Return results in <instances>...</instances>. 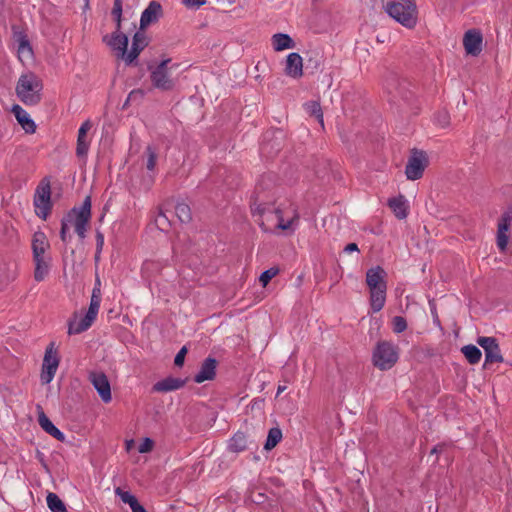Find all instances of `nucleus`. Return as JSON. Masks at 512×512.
<instances>
[{
  "mask_svg": "<svg viewBox=\"0 0 512 512\" xmlns=\"http://www.w3.org/2000/svg\"><path fill=\"white\" fill-rule=\"evenodd\" d=\"M132 512H147L143 505L138 504L132 510Z\"/></svg>",
  "mask_w": 512,
  "mask_h": 512,
  "instance_id": "nucleus-56",
  "label": "nucleus"
},
{
  "mask_svg": "<svg viewBox=\"0 0 512 512\" xmlns=\"http://www.w3.org/2000/svg\"><path fill=\"white\" fill-rule=\"evenodd\" d=\"M259 195L257 194L253 203H251V211L253 215L260 216H275L278 220L276 227L281 230H287L290 228L292 221L285 222L283 220L282 211L279 208H273L270 204L259 202Z\"/></svg>",
  "mask_w": 512,
  "mask_h": 512,
  "instance_id": "nucleus-11",
  "label": "nucleus"
},
{
  "mask_svg": "<svg viewBox=\"0 0 512 512\" xmlns=\"http://www.w3.org/2000/svg\"><path fill=\"white\" fill-rule=\"evenodd\" d=\"M175 214L181 223H189L192 220L191 208L184 202L177 203L175 206Z\"/></svg>",
  "mask_w": 512,
  "mask_h": 512,
  "instance_id": "nucleus-35",
  "label": "nucleus"
},
{
  "mask_svg": "<svg viewBox=\"0 0 512 512\" xmlns=\"http://www.w3.org/2000/svg\"><path fill=\"white\" fill-rule=\"evenodd\" d=\"M461 352L464 354L467 361L473 365L477 364L481 360V357H482L481 350L473 344H468V345L463 346L461 348Z\"/></svg>",
  "mask_w": 512,
  "mask_h": 512,
  "instance_id": "nucleus-32",
  "label": "nucleus"
},
{
  "mask_svg": "<svg viewBox=\"0 0 512 512\" xmlns=\"http://www.w3.org/2000/svg\"><path fill=\"white\" fill-rule=\"evenodd\" d=\"M444 444H438L436 446H434L430 452L431 455L433 454H436L438 455L439 453H441L443 451V448H444Z\"/></svg>",
  "mask_w": 512,
  "mask_h": 512,
  "instance_id": "nucleus-54",
  "label": "nucleus"
},
{
  "mask_svg": "<svg viewBox=\"0 0 512 512\" xmlns=\"http://www.w3.org/2000/svg\"><path fill=\"white\" fill-rule=\"evenodd\" d=\"M38 422L40 427L49 435L54 437L56 440L64 442L65 435L60 431L47 417L41 406H38Z\"/></svg>",
  "mask_w": 512,
  "mask_h": 512,
  "instance_id": "nucleus-23",
  "label": "nucleus"
},
{
  "mask_svg": "<svg viewBox=\"0 0 512 512\" xmlns=\"http://www.w3.org/2000/svg\"><path fill=\"white\" fill-rule=\"evenodd\" d=\"M100 258V254H97V251L95 252V260L98 261Z\"/></svg>",
  "mask_w": 512,
  "mask_h": 512,
  "instance_id": "nucleus-61",
  "label": "nucleus"
},
{
  "mask_svg": "<svg viewBox=\"0 0 512 512\" xmlns=\"http://www.w3.org/2000/svg\"><path fill=\"white\" fill-rule=\"evenodd\" d=\"M59 362L60 359L57 351L54 349V343L51 342L45 350L41 368L40 381L43 385H47L53 380L58 369Z\"/></svg>",
  "mask_w": 512,
  "mask_h": 512,
  "instance_id": "nucleus-10",
  "label": "nucleus"
},
{
  "mask_svg": "<svg viewBox=\"0 0 512 512\" xmlns=\"http://www.w3.org/2000/svg\"><path fill=\"white\" fill-rule=\"evenodd\" d=\"M189 378H176L172 376H168L158 382H156L152 390L154 392H161V393H167L171 391L178 390L185 386V384L188 382Z\"/></svg>",
  "mask_w": 512,
  "mask_h": 512,
  "instance_id": "nucleus-20",
  "label": "nucleus"
},
{
  "mask_svg": "<svg viewBox=\"0 0 512 512\" xmlns=\"http://www.w3.org/2000/svg\"><path fill=\"white\" fill-rule=\"evenodd\" d=\"M138 504H140V503H139V501H138V499H137L136 497H134V498H133V500H132L131 502H129V504H128V505L130 506L131 510H133V508H134L135 506H137Z\"/></svg>",
  "mask_w": 512,
  "mask_h": 512,
  "instance_id": "nucleus-57",
  "label": "nucleus"
},
{
  "mask_svg": "<svg viewBox=\"0 0 512 512\" xmlns=\"http://www.w3.org/2000/svg\"><path fill=\"white\" fill-rule=\"evenodd\" d=\"M127 99H128L129 101H134V100H133V98H129V96L127 97Z\"/></svg>",
  "mask_w": 512,
  "mask_h": 512,
  "instance_id": "nucleus-64",
  "label": "nucleus"
},
{
  "mask_svg": "<svg viewBox=\"0 0 512 512\" xmlns=\"http://www.w3.org/2000/svg\"><path fill=\"white\" fill-rule=\"evenodd\" d=\"M43 84L36 74L28 72L18 79L16 94L25 105H37L42 98Z\"/></svg>",
  "mask_w": 512,
  "mask_h": 512,
  "instance_id": "nucleus-3",
  "label": "nucleus"
},
{
  "mask_svg": "<svg viewBox=\"0 0 512 512\" xmlns=\"http://www.w3.org/2000/svg\"><path fill=\"white\" fill-rule=\"evenodd\" d=\"M5 5V0H0V9H2Z\"/></svg>",
  "mask_w": 512,
  "mask_h": 512,
  "instance_id": "nucleus-60",
  "label": "nucleus"
},
{
  "mask_svg": "<svg viewBox=\"0 0 512 512\" xmlns=\"http://www.w3.org/2000/svg\"><path fill=\"white\" fill-rule=\"evenodd\" d=\"M71 226V220L68 217V213L61 220L60 238L63 243L67 244L71 240V235L68 234Z\"/></svg>",
  "mask_w": 512,
  "mask_h": 512,
  "instance_id": "nucleus-38",
  "label": "nucleus"
},
{
  "mask_svg": "<svg viewBox=\"0 0 512 512\" xmlns=\"http://www.w3.org/2000/svg\"><path fill=\"white\" fill-rule=\"evenodd\" d=\"M95 319V317L86 313L85 316L81 318L79 321H69L68 334H80L86 331L92 325Z\"/></svg>",
  "mask_w": 512,
  "mask_h": 512,
  "instance_id": "nucleus-29",
  "label": "nucleus"
},
{
  "mask_svg": "<svg viewBox=\"0 0 512 512\" xmlns=\"http://www.w3.org/2000/svg\"><path fill=\"white\" fill-rule=\"evenodd\" d=\"M31 248L33 257L45 256L46 251L50 248V243L44 232L36 231L33 234Z\"/></svg>",
  "mask_w": 512,
  "mask_h": 512,
  "instance_id": "nucleus-24",
  "label": "nucleus"
},
{
  "mask_svg": "<svg viewBox=\"0 0 512 512\" xmlns=\"http://www.w3.org/2000/svg\"><path fill=\"white\" fill-rule=\"evenodd\" d=\"M324 64V55L319 49H311L306 54V69L311 73L319 71Z\"/></svg>",
  "mask_w": 512,
  "mask_h": 512,
  "instance_id": "nucleus-28",
  "label": "nucleus"
},
{
  "mask_svg": "<svg viewBox=\"0 0 512 512\" xmlns=\"http://www.w3.org/2000/svg\"><path fill=\"white\" fill-rule=\"evenodd\" d=\"M264 496L262 494H259V500H262Z\"/></svg>",
  "mask_w": 512,
  "mask_h": 512,
  "instance_id": "nucleus-63",
  "label": "nucleus"
},
{
  "mask_svg": "<svg viewBox=\"0 0 512 512\" xmlns=\"http://www.w3.org/2000/svg\"><path fill=\"white\" fill-rule=\"evenodd\" d=\"M272 46L275 51H283L295 47L294 40L285 33H276L272 36Z\"/></svg>",
  "mask_w": 512,
  "mask_h": 512,
  "instance_id": "nucleus-30",
  "label": "nucleus"
},
{
  "mask_svg": "<svg viewBox=\"0 0 512 512\" xmlns=\"http://www.w3.org/2000/svg\"><path fill=\"white\" fill-rule=\"evenodd\" d=\"M162 16V5L158 1H151L141 14L139 29L144 30L149 25L158 22Z\"/></svg>",
  "mask_w": 512,
  "mask_h": 512,
  "instance_id": "nucleus-16",
  "label": "nucleus"
},
{
  "mask_svg": "<svg viewBox=\"0 0 512 512\" xmlns=\"http://www.w3.org/2000/svg\"><path fill=\"white\" fill-rule=\"evenodd\" d=\"M145 154L147 155L146 168L152 171L154 170L157 161L156 150L152 146H147L145 149Z\"/></svg>",
  "mask_w": 512,
  "mask_h": 512,
  "instance_id": "nucleus-39",
  "label": "nucleus"
},
{
  "mask_svg": "<svg viewBox=\"0 0 512 512\" xmlns=\"http://www.w3.org/2000/svg\"><path fill=\"white\" fill-rule=\"evenodd\" d=\"M89 378L101 400L104 403H109L112 399V395L108 377L103 372H92Z\"/></svg>",
  "mask_w": 512,
  "mask_h": 512,
  "instance_id": "nucleus-14",
  "label": "nucleus"
},
{
  "mask_svg": "<svg viewBox=\"0 0 512 512\" xmlns=\"http://www.w3.org/2000/svg\"><path fill=\"white\" fill-rule=\"evenodd\" d=\"M154 441L151 438H144L142 443L138 447L140 453H147L153 449Z\"/></svg>",
  "mask_w": 512,
  "mask_h": 512,
  "instance_id": "nucleus-46",
  "label": "nucleus"
},
{
  "mask_svg": "<svg viewBox=\"0 0 512 512\" xmlns=\"http://www.w3.org/2000/svg\"><path fill=\"white\" fill-rule=\"evenodd\" d=\"M436 121L442 127L446 128L450 124V116L447 111H439L436 114Z\"/></svg>",
  "mask_w": 512,
  "mask_h": 512,
  "instance_id": "nucleus-43",
  "label": "nucleus"
},
{
  "mask_svg": "<svg viewBox=\"0 0 512 512\" xmlns=\"http://www.w3.org/2000/svg\"><path fill=\"white\" fill-rule=\"evenodd\" d=\"M409 86L410 83L406 79L400 78L396 73L390 72L385 78V90L393 100L400 98L406 102L409 101L413 96Z\"/></svg>",
  "mask_w": 512,
  "mask_h": 512,
  "instance_id": "nucleus-9",
  "label": "nucleus"
},
{
  "mask_svg": "<svg viewBox=\"0 0 512 512\" xmlns=\"http://www.w3.org/2000/svg\"><path fill=\"white\" fill-rule=\"evenodd\" d=\"M387 14L402 26L412 29L418 20L415 0H382Z\"/></svg>",
  "mask_w": 512,
  "mask_h": 512,
  "instance_id": "nucleus-1",
  "label": "nucleus"
},
{
  "mask_svg": "<svg viewBox=\"0 0 512 512\" xmlns=\"http://www.w3.org/2000/svg\"><path fill=\"white\" fill-rule=\"evenodd\" d=\"M344 251L347 253H351L354 251H359V249L356 243H349L345 246Z\"/></svg>",
  "mask_w": 512,
  "mask_h": 512,
  "instance_id": "nucleus-53",
  "label": "nucleus"
},
{
  "mask_svg": "<svg viewBox=\"0 0 512 512\" xmlns=\"http://www.w3.org/2000/svg\"><path fill=\"white\" fill-rule=\"evenodd\" d=\"M17 122L21 125L23 130L28 134H33L36 131V124L30 115L18 104H14L11 109Z\"/></svg>",
  "mask_w": 512,
  "mask_h": 512,
  "instance_id": "nucleus-22",
  "label": "nucleus"
},
{
  "mask_svg": "<svg viewBox=\"0 0 512 512\" xmlns=\"http://www.w3.org/2000/svg\"><path fill=\"white\" fill-rule=\"evenodd\" d=\"M91 128V123L89 120L85 121L78 130L77 137V146H76V155L78 157H83L87 155L89 144L86 141V134Z\"/></svg>",
  "mask_w": 512,
  "mask_h": 512,
  "instance_id": "nucleus-27",
  "label": "nucleus"
},
{
  "mask_svg": "<svg viewBox=\"0 0 512 512\" xmlns=\"http://www.w3.org/2000/svg\"><path fill=\"white\" fill-rule=\"evenodd\" d=\"M392 326L395 333H402L407 329V321L402 316H395L392 319Z\"/></svg>",
  "mask_w": 512,
  "mask_h": 512,
  "instance_id": "nucleus-42",
  "label": "nucleus"
},
{
  "mask_svg": "<svg viewBox=\"0 0 512 512\" xmlns=\"http://www.w3.org/2000/svg\"><path fill=\"white\" fill-rule=\"evenodd\" d=\"M282 439V431L279 427H272L268 431L267 439L264 444V449L269 451L276 447V445L281 441Z\"/></svg>",
  "mask_w": 512,
  "mask_h": 512,
  "instance_id": "nucleus-33",
  "label": "nucleus"
},
{
  "mask_svg": "<svg viewBox=\"0 0 512 512\" xmlns=\"http://www.w3.org/2000/svg\"><path fill=\"white\" fill-rule=\"evenodd\" d=\"M286 75L292 78H300L303 75V59L299 53L292 52L286 58Z\"/></svg>",
  "mask_w": 512,
  "mask_h": 512,
  "instance_id": "nucleus-21",
  "label": "nucleus"
},
{
  "mask_svg": "<svg viewBox=\"0 0 512 512\" xmlns=\"http://www.w3.org/2000/svg\"><path fill=\"white\" fill-rule=\"evenodd\" d=\"M476 342L485 352L484 368H486L488 364L502 363L504 361L498 341L495 337L480 336L477 338Z\"/></svg>",
  "mask_w": 512,
  "mask_h": 512,
  "instance_id": "nucleus-12",
  "label": "nucleus"
},
{
  "mask_svg": "<svg viewBox=\"0 0 512 512\" xmlns=\"http://www.w3.org/2000/svg\"><path fill=\"white\" fill-rule=\"evenodd\" d=\"M429 165V158L425 151L413 148L408 158L405 175L408 180L415 181L422 178Z\"/></svg>",
  "mask_w": 512,
  "mask_h": 512,
  "instance_id": "nucleus-8",
  "label": "nucleus"
},
{
  "mask_svg": "<svg viewBox=\"0 0 512 512\" xmlns=\"http://www.w3.org/2000/svg\"><path fill=\"white\" fill-rule=\"evenodd\" d=\"M113 19H114V21H115V23H116V29H115V31H114V32H122V31H121V28H122V26H121V24H122V17H119V18H113Z\"/></svg>",
  "mask_w": 512,
  "mask_h": 512,
  "instance_id": "nucleus-55",
  "label": "nucleus"
},
{
  "mask_svg": "<svg viewBox=\"0 0 512 512\" xmlns=\"http://www.w3.org/2000/svg\"><path fill=\"white\" fill-rule=\"evenodd\" d=\"M100 303L101 300H98L96 296L94 299L91 298L90 305L86 313L96 318L100 308Z\"/></svg>",
  "mask_w": 512,
  "mask_h": 512,
  "instance_id": "nucleus-44",
  "label": "nucleus"
},
{
  "mask_svg": "<svg viewBox=\"0 0 512 512\" xmlns=\"http://www.w3.org/2000/svg\"><path fill=\"white\" fill-rule=\"evenodd\" d=\"M115 493L120 497V499L126 503V504H129V502H131L133 500V498L135 497L132 493H130L129 491H123L121 490V488H117L115 490Z\"/></svg>",
  "mask_w": 512,
  "mask_h": 512,
  "instance_id": "nucleus-49",
  "label": "nucleus"
},
{
  "mask_svg": "<svg viewBox=\"0 0 512 512\" xmlns=\"http://www.w3.org/2000/svg\"><path fill=\"white\" fill-rule=\"evenodd\" d=\"M305 109L309 115L314 116L323 125V112L319 102L309 101L305 103Z\"/></svg>",
  "mask_w": 512,
  "mask_h": 512,
  "instance_id": "nucleus-37",
  "label": "nucleus"
},
{
  "mask_svg": "<svg viewBox=\"0 0 512 512\" xmlns=\"http://www.w3.org/2000/svg\"><path fill=\"white\" fill-rule=\"evenodd\" d=\"M182 3L188 9H198L207 3V0H182Z\"/></svg>",
  "mask_w": 512,
  "mask_h": 512,
  "instance_id": "nucleus-47",
  "label": "nucleus"
},
{
  "mask_svg": "<svg viewBox=\"0 0 512 512\" xmlns=\"http://www.w3.org/2000/svg\"><path fill=\"white\" fill-rule=\"evenodd\" d=\"M148 44L149 40L145 32L139 29L133 35L131 49L125 57L126 64L131 65L138 58V56L144 50V48L148 46Z\"/></svg>",
  "mask_w": 512,
  "mask_h": 512,
  "instance_id": "nucleus-17",
  "label": "nucleus"
},
{
  "mask_svg": "<svg viewBox=\"0 0 512 512\" xmlns=\"http://www.w3.org/2000/svg\"><path fill=\"white\" fill-rule=\"evenodd\" d=\"M144 95L145 93L142 89H134L129 93V98H133V100H141Z\"/></svg>",
  "mask_w": 512,
  "mask_h": 512,
  "instance_id": "nucleus-52",
  "label": "nucleus"
},
{
  "mask_svg": "<svg viewBox=\"0 0 512 512\" xmlns=\"http://www.w3.org/2000/svg\"><path fill=\"white\" fill-rule=\"evenodd\" d=\"M279 273V268L271 267L265 271H263L259 277V281L263 287H265L270 280L275 277Z\"/></svg>",
  "mask_w": 512,
  "mask_h": 512,
  "instance_id": "nucleus-40",
  "label": "nucleus"
},
{
  "mask_svg": "<svg viewBox=\"0 0 512 512\" xmlns=\"http://www.w3.org/2000/svg\"><path fill=\"white\" fill-rule=\"evenodd\" d=\"M171 58L163 59L156 66L148 65L150 71V80L153 88L163 92L172 91L176 86V80L170 77L169 64Z\"/></svg>",
  "mask_w": 512,
  "mask_h": 512,
  "instance_id": "nucleus-5",
  "label": "nucleus"
},
{
  "mask_svg": "<svg viewBox=\"0 0 512 512\" xmlns=\"http://www.w3.org/2000/svg\"><path fill=\"white\" fill-rule=\"evenodd\" d=\"M512 222V208L503 212L497 227V246L500 251H505L509 242V235L507 232L509 231L510 225Z\"/></svg>",
  "mask_w": 512,
  "mask_h": 512,
  "instance_id": "nucleus-13",
  "label": "nucleus"
},
{
  "mask_svg": "<svg viewBox=\"0 0 512 512\" xmlns=\"http://www.w3.org/2000/svg\"><path fill=\"white\" fill-rule=\"evenodd\" d=\"M100 279L97 277L96 278V282H95V285H94V288L92 290V295H91V298L94 299L95 296L97 297L98 300H101V290H100Z\"/></svg>",
  "mask_w": 512,
  "mask_h": 512,
  "instance_id": "nucleus-51",
  "label": "nucleus"
},
{
  "mask_svg": "<svg viewBox=\"0 0 512 512\" xmlns=\"http://www.w3.org/2000/svg\"><path fill=\"white\" fill-rule=\"evenodd\" d=\"M286 389V386H278V389H277V396L282 393L284 390Z\"/></svg>",
  "mask_w": 512,
  "mask_h": 512,
  "instance_id": "nucleus-58",
  "label": "nucleus"
},
{
  "mask_svg": "<svg viewBox=\"0 0 512 512\" xmlns=\"http://www.w3.org/2000/svg\"><path fill=\"white\" fill-rule=\"evenodd\" d=\"M104 245V235L100 231H96V249L97 254H101Z\"/></svg>",
  "mask_w": 512,
  "mask_h": 512,
  "instance_id": "nucleus-50",
  "label": "nucleus"
},
{
  "mask_svg": "<svg viewBox=\"0 0 512 512\" xmlns=\"http://www.w3.org/2000/svg\"><path fill=\"white\" fill-rule=\"evenodd\" d=\"M103 42H105L112 49L118 51V56L125 59L129 42L128 36L126 34L122 32H113L110 37L105 35L103 37Z\"/></svg>",
  "mask_w": 512,
  "mask_h": 512,
  "instance_id": "nucleus-18",
  "label": "nucleus"
},
{
  "mask_svg": "<svg viewBox=\"0 0 512 512\" xmlns=\"http://www.w3.org/2000/svg\"><path fill=\"white\" fill-rule=\"evenodd\" d=\"M385 270L375 266L367 270L366 283L370 290V306L373 312H379L385 305L387 285Z\"/></svg>",
  "mask_w": 512,
  "mask_h": 512,
  "instance_id": "nucleus-2",
  "label": "nucleus"
},
{
  "mask_svg": "<svg viewBox=\"0 0 512 512\" xmlns=\"http://www.w3.org/2000/svg\"><path fill=\"white\" fill-rule=\"evenodd\" d=\"M68 217L71 220V225L74 226L75 232L79 238L84 239L86 237L87 226L91 219V197H85L79 208L74 207L69 210Z\"/></svg>",
  "mask_w": 512,
  "mask_h": 512,
  "instance_id": "nucleus-6",
  "label": "nucleus"
},
{
  "mask_svg": "<svg viewBox=\"0 0 512 512\" xmlns=\"http://www.w3.org/2000/svg\"><path fill=\"white\" fill-rule=\"evenodd\" d=\"M188 352V349L186 346H183L179 351L178 353L176 354L175 358H174V364L175 366L177 367H182L183 364H184V361H185V356Z\"/></svg>",
  "mask_w": 512,
  "mask_h": 512,
  "instance_id": "nucleus-45",
  "label": "nucleus"
},
{
  "mask_svg": "<svg viewBox=\"0 0 512 512\" xmlns=\"http://www.w3.org/2000/svg\"><path fill=\"white\" fill-rule=\"evenodd\" d=\"M155 224L161 231L168 230V228L170 227V220L162 210H160L158 215L156 216Z\"/></svg>",
  "mask_w": 512,
  "mask_h": 512,
  "instance_id": "nucleus-41",
  "label": "nucleus"
},
{
  "mask_svg": "<svg viewBox=\"0 0 512 512\" xmlns=\"http://www.w3.org/2000/svg\"><path fill=\"white\" fill-rule=\"evenodd\" d=\"M122 12H123L122 0H114L113 8L111 11L112 17L113 18L122 17Z\"/></svg>",
  "mask_w": 512,
  "mask_h": 512,
  "instance_id": "nucleus-48",
  "label": "nucleus"
},
{
  "mask_svg": "<svg viewBox=\"0 0 512 512\" xmlns=\"http://www.w3.org/2000/svg\"><path fill=\"white\" fill-rule=\"evenodd\" d=\"M229 450L235 453L242 452L247 449V436L245 433L238 431L229 441Z\"/></svg>",
  "mask_w": 512,
  "mask_h": 512,
  "instance_id": "nucleus-31",
  "label": "nucleus"
},
{
  "mask_svg": "<svg viewBox=\"0 0 512 512\" xmlns=\"http://www.w3.org/2000/svg\"><path fill=\"white\" fill-rule=\"evenodd\" d=\"M483 36L477 29L468 30L463 37V45L467 54L478 56L482 51Z\"/></svg>",
  "mask_w": 512,
  "mask_h": 512,
  "instance_id": "nucleus-15",
  "label": "nucleus"
},
{
  "mask_svg": "<svg viewBox=\"0 0 512 512\" xmlns=\"http://www.w3.org/2000/svg\"><path fill=\"white\" fill-rule=\"evenodd\" d=\"M264 496L262 494H259V500H262Z\"/></svg>",
  "mask_w": 512,
  "mask_h": 512,
  "instance_id": "nucleus-62",
  "label": "nucleus"
},
{
  "mask_svg": "<svg viewBox=\"0 0 512 512\" xmlns=\"http://www.w3.org/2000/svg\"><path fill=\"white\" fill-rule=\"evenodd\" d=\"M33 261L35 263L34 279L37 282H41L46 278V276L49 273L51 257L50 256L33 257Z\"/></svg>",
  "mask_w": 512,
  "mask_h": 512,
  "instance_id": "nucleus-25",
  "label": "nucleus"
},
{
  "mask_svg": "<svg viewBox=\"0 0 512 512\" xmlns=\"http://www.w3.org/2000/svg\"><path fill=\"white\" fill-rule=\"evenodd\" d=\"M217 360L207 357L201 364L199 372L194 376V382L203 383L216 377Z\"/></svg>",
  "mask_w": 512,
  "mask_h": 512,
  "instance_id": "nucleus-19",
  "label": "nucleus"
},
{
  "mask_svg": "<svg viewBox=\"0 0 512 512\" xmlns=\"http://www.w3.org/2000/svg\"><path fill=\"white\" fill-rule=\"evenodd\" d=\"M398 358V347L389 341L378 342L372 355L374 366L382 371L391 369L398 361Z\"/></svg>",
  "mask_w": 512,
  "mask_h": 512,
  "instance_id": "nucleus-4",
  "label": "nucleus"
},
{
  "mask_svg": "<svg viewBox=\"0 0 512 512\" xmlns=\"http://www.w3.org/2000/svg\"><path fill=\"white\" fill-rule=\"evenodd\" d=\"M130 101L126 99V101L123 104V108H126L129 105Z\"/></svg>",
  "mask_w": 512,
  "mask_h": 512,
  "instance_id": "nucleus-59",
  "label": "nucleus"
},
{
  "mask_svg": "<svg viewBox=\"0 0 512 512\" xmlns=\"http://www.w3.org/2000/svg\"><path fill=\"white\" fill-rule=\"evenodd\" d=\"M387 204L389 208L393 211L396 218L402 220L408 216L407 200L403 195L390 198Z\"/></svg>",
  "mask_w": 512,
  "mask_h": 512,
  "instance_id": "nucleus-26",
  "label": "nucleus"
},
{
  "mask_svg": "<svg viewBox=\"0 0 512 512\" xmlns=\"http://www.w3.org/2000/svg\"><path fill=\"white\" fill-rule=\"evenodd\" d=\"M33 203L36 215L39 218L46 220L52 209L51 186L48 178H43L36 188Z\"/></svg>",
  "mask_w": 512,
  "mask_h": 512,
  "instance_id": "nucleus-7",
  "label": "nucleus"
},
{
  "mask_svg": "<svg viewBox=\"0 0 512 512\" xmlns=\"http://www.w3.org/2000/svg\"><path fill=\"white\" fill-rule=\"evenodd\" d=\"M16 41L18 42V53L19 54L27 53L28 56L33 55L32 46H31L30 41L25 33H23V32L17 33Z\"/></svg>",
  "mask_w": 512,
  "mask_h": 512,
  "instance_id": "nucleus-36",
  "label": "nucleus"
},
{
  "mask_svg": "<svg viewBox=\"0 0 512 512\" xmlns=\"http://www.w3.org/2000/svg\"><path fill=\"white\" fill-rule=\"evenodd\" d=\"M46 501L48 508L52 512H67L64 502L59 498L57 494L53 492L48 493Z\"/></svg>",
  "mask_w": 512,
  "mask_h": 512,
  "instance_id": "nucleus-34",
  "label": "nucleus"
}]
</instances>
